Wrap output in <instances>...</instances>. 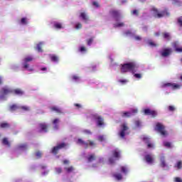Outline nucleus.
I'll list each match as a JSON object with an SVG mask.
<instances>
[{
	"label": "nucleus",
	"mask_w": 182,
	"mask_h": 182,
	"mask_svg": "<svg viewBox=\"0 0 182 182\" xmlns=\"http://www.w3.org/2000/svg\"><path fill=\"white\" fill-rule=\"evenodd\" d=\"M121 73H136L139 72V64L134 62L127 63L121 65Z\"/></svg>",
	"instance_id": "obj_1"
},
{
	"label": "nucleus",
	"mask_w": 182,
	"mask_h": 182,
	"mask_svg": "<svg viewBox=\"0 0 182 182\" xmlns=\"http://www.w3.org/2000/svg\"><path fill=\"white\" fill-rule=\"evenodd\" d=\"M32 60H33V56L32 55L26 56L22 60L23 68L28 72H33V68L29 66V62H32Z\"/></svg>",
	"instance_id": "obj_2"
},
{
	"label": "nucleus",
	"mask_w": 182,
	"mask_h": 182,
	"mask_svg": "<svg viewBox=\"0 0 182 182\" xmlns=\"http://www.w3.org/2000/svg\"><path fill=\"white\" fill-rule=\"evenodd\" d=\"M129 133V126H127V123L124 122L120 127L118 136H119L121 139H124L125 136H127Z\"/></svg>",
	"instance_id": "obj_3"
},
{
	"label": "nucleus",
	"mask_w": 182,
	"mask_h": 182,
	"mask_svg": "<svg viewBox=\"0 0 182 182\" xmlns=\"http://www.w3.org/2000/svg\"><path fill=\"white\" fill-rule=\"evenodd\" d=\"M14 92L12 89L9 87H4L0 90V100H6L9 95Z\"/></svg>",
	"instance_id": "obj_4"
},
{
	"label": "nucleus",
	"mask_w": 182,
	"mask_h": 182,
	"mask_svg": "<svg viewBox=\"0 0 182 182\" xmlns=\"http://www.w3.org/2000/svg\"><path fill=\"white\" fill-rule=\"evenodd\" d=\"M152 14L155 18H163L164 16H170V13L168 11H159L157 9L153 8L152 9Z\"/></svg>",
	"instance_id": "obj_5"
},
{
	"label": "nucleus",
	"mask_w": 182,
	"mask_h": 182,
	"mask_svg": "<svg viewBox=\"0 0 182 182\" xmlns=\"http://www.w3.org/2000/svg\"><path fill=\"white\" fill-rule=\"evenodd\" d=\"M120 159V151L119 149H115L112 151V157L109 159V164H113L114 161Z\"/></svg>",
	"instance_id": "obj_6"
},
{
	"label": "nucleus",
	"mask_w": 182,
	"mask_h": 182,
	"mask_svg": "<svg viewBox=\"0 0 182 182\" xmlns=\"http://www.w3.org/2000/svg\"><path fill=\"white\" fill-rule=\"evenodd\" d=\"M141 139L143 141L146 143L147 149H149V150H154V149H156V144L151 142L150 138L147 137L146 136H143Z\"/></svg>",
	"instance_id": "obj_7"
},
{
	"label": "nucleus",
	"mask_w": 182,
	"mask_h": 182,
	"mask_svg": "<svg viewBox=\"0 0 182 182\" xmlns=\"http://www.w3.org/2000/svg\"><path fill=\"white\" fill-rule=\"evenodd\" d=\"M161 87H171L172 90H177L181 87V85L171 82H162L161 84Z\"/></svg>",
	"instance_id": "obj_8"
},
{
	"label": "nucleus",
	"mask_w": 182,
	"mask_h": 182,
	"mask_svg": "<svg viewBox=\"0 0 182 182\" xmlns=\"http://www.w3.org/2000/svg\"><path fill=\"white\" fill-rule=\"evenodd\" d=\"M109 14L111 15V16H112V18H114L115 21H117V22L120 21V19H122V11H120L119 10H111L109 11Z\"/></svg>",
	"instance_id": "obj_9"
},
{
	"label": "nucleus",
	"mask_w": 182,
	"mask_h": 182,
	"mask_svg": "<svg viewBox=\"0 0 182 182\" xmlns=\"http://www.w3.org/2000/svg\"><path fill=\"white\" fill-rule=\"evenodd\" d=\"M155 130H156V132H159V133H160L164 137H166V136H167L168 134L167 131H166L165 129L164 125H163L162 124L157 123L155 127Z\"/></svg>",
	"instance_id": "obj_10"
},
{
	"label": "nucleus",
	"mask_w": 182,
	"mask_h": 182,
	"mask_svg": "<svg viewBox=\"0 0 182 182\" xmlns=\"http://www.w3.org/2000/svg\"><path fill=\"white\" fill-rule=\"evenodd\" d=\"M18 109H21L24 112H29V110H31V107L28 106H19L16 105L10 106V112H15V110H18Z\"/></svg>",
	"instance_id": "obj_11"
},
{
	"label": "nucleus",
	"mask_w": 182,
	"mask_h": 182,
	"mask_svg": "<svg viewBox=\"0 0 182 182\" xmlns=\"http://www.w3.org/2000/svg\"><path fill=\"white\" fill-rule=\"evenodd\" d=\"M77 144H80L81 146H84V147H87V146H90L91 147H93L94 146H96V144L92 141H88L87 142H85V141L82 140L81 139H78L77 141Z\"/></svg>",
	"instance_id": "obj_12"
},
{
	"label": "nucleus",
	"mask_w": 182,
	"mask_h": 182,
	"mask_svg": "<svg viewBox=\"0 0 182 182\" xmlns=\"http://www.w3.org/2000/svg\"><path fill=\"white\" fill-rule=\"evenodd\" d=\"M144 160L147 164H153L154 163V155L147 154L144 156Z\"/></svg>",
	"instance_id": "obj_13"
},
{
	"label": "nucleus",
	"mask_w": 182,
	"mask_h": 182,
	"mask_svg": "<svg viewBox=\"0 0 182 182\" xmlns=\"http://www.w3.org/2000/svg\"><path fill=\"white\" fill-rule=\"evenodd\" d=\"M143 113L146 116H152V117L157 116V112L154 110H151L150 108L144 109Z\"/></svg>",
	"instance_id": "obj_14"
},
{
	"label": "nucleus",
	"mask_w": 182,
	"mask_h": 182,
	"mask_svg": "<svg viewBox=\"0 0 182 182\" xmlns=\"http://www.w3.org/2000/svg\"><path fill=\"white\" fill-rule=\"evenodd\" d=\"M172 52L173 50L171 48H164L161 50L160 53L162 58H167V56H170V55H171Z\"/></svg>",
	"instance_id": "obj_15"
},
{
	"label": "nucleus",
	"mask_w": 182,
	"mask_h": 182,
	"mask_svg": "<svg viewBox=\"0 0 182 182\" xmlns=\"http://www.w3.org/2000/svg\"><path fill=\"white\" fill-rule=\"evenodd\" d=\"M137 112H138L137 108H135L129 112L122 113V117H132V116H134V114H136Z\"/></svg>",
	"instance_id": "obj_16"
},
{
	"label": "nucleus",
	"mask_w": 182,
	"mask_h": 182,
	"mask_svg": "<svg viewBox=\"0 0 182 182\" xmlns=\"http://www.w3.org/2000/svg\"><path fill=\"white\" fill-rule=\"evenodd\" d=\"M160 161H161V167H162L164 170H168L169 166H168V164H167V163L166 162V158L164 157V156H161L160 157Z\"/></svg>",
	"instance_id": "obj_17"
},
{
	"label": "nucleus",
	"mask_w": 182,
	"mask_h": 182,
	"mask_svg": "<svg viewBox=\"0 0 182 182\" xmlns=\"http://www.w3.org/2000/svg\"><path fill=\"white\" fill-rule=\"evenodd\" d=\"M96 123L97 127H105V121L102 117H96Z\"/></svg>",
	"instance_id": "obj_18"
},
{
	"label": "nucleus",
	"mask_w": 182,
	"mask_h": 182,
	"mask_svg": "<svg viewBox=\"0 0 182 182\" xmlns=\"http://www.w3.org/2000/svg\"><path fill=\"white\" fill-rule=\"evenodd\" d=\"M27 149L28 145H26V144H20L16 148V151H25Z\"/></svg>",
	"instance_id": "obj_19"
},
{
	"label": "nucleus",
	"mask_w": 182,
	"mask_h": 182,
	"mask_svg": "<svg viewBox=\"0 0 182 182\" xmlns=\"http://www.w3.org/2000/svg\"><path fill=\"white\" fill-rule=\"evenodd\" d=\"M65 146H66V144L65 143L58 144L57 146H55L53 149L52 153L53 154H56L58 153V151H59V150H60V149H63V147H65Z\"/></svg>",
	"instance_id": "obj_20"
},
{
	"label": "nucleus",
	"mask_w": 182,
	"mask_h": 182,
	"mask_svg": "<svg viewBox=\"0 0 182 182\" xmlns=\"http://www.w3.org/2000/svg\"><path fill=\"white\" fill-rule=\"evenodd\" d=\"M40 133H46L48 132V125L46 123H41L39 124Z\"/></svg>",
	"instance_id": "obj_21"
},
{
	"label": "nucleus",
	"mask_w": 182,
	"mask_h": 182,
	"mask_svg": "<svg viewBox=\"0 0 182 182\" xmlns=\"http://www.w3.org/2000/svg\"><path fill=\"white\" fill-rule=\"evenodd\" d=\"M28 23H29V19L26 17H23L20 21H18V24H20L21 26H26Z\"/></svg>",
	"instance_id": "obj_22"
},
{
	"label": "nucleus",
	"mask_w": 182,
	"mask_h": 182,
	"mask_svg": "<svg viewBox=\"0 0 182 182\" xmlns=\"http://www.w3.org/2000/svg\"><path fill=\"white\" fill-rule=\"evenodd\" d=\"M173 47L174 48L176 52H178V53L182 52V48L180 47V43H178V41H175L173 43Z\"/></svg>",
	"instance_id": "obj_23"
},
{
	"label": "nucleus",
	"mask_w": 182,
	"mask_h": 182,
	"mask_svg": "<svg viewBox=\"0 0 182 182\" xmlns=\"http://www.w3.org/2000/svg\"><path fill=\"white\" fill-rule=\"evenodd\" d=\"M80 18H81L82 21H83V22H85V23H87V22H89V16H87V14H86V12H81L80 14Z\"/></svg>",
	"instance_id": "obj_24"
},
{
	"label": "nucleus",
	"mask_w": 182,
	"mask_h": 182,
	"mask_svg": "<svg viewBox=\"0 0 182 182\" xmlns=\"http://www.w3.org/2000/svg\"><path fill=\"white\" fill-rule=\"evenodd\" d=\"M71 80L72 82H75V83H80V82H82V79L80 78V77L76 75L71 76Z\"/></svg>",
	"instance_id": "obj_25"
},
{
	"label": "nucleus",
	"mask_w": 182,
	"mask_h": 182,
	"mask_svg": "<svg viewBox=\"0 0 182 182\" xmlns=\"http://www.w3.org/2000/svg\"><path fill=\"white\" fill-rule=\"evenodd\" d=\"M124 36H128L129 38H133L134 37V35H136V32L127 30V31L124 32Z\"/></svg>",
	"instance_id": "obj_26"
},
{
	"label": "nucleus",
	"mask_w": 182,
	"mask_h": 182,
	"mask_svg": "<svg viewBox=\"0 0 182 182\" xmlns=\"http://www.w3.org/2000/svg\"><path fill=\"white\" fill-rule=\"evenodd\" d=\"M53 26L55 28V29H63L65 28L63 23L59 22H55Z\"/></svg>",
	"instance_id": "obj_27"
},
{
	"label": "nucleus",
	"mask_w": 182,
	"mask_h": 182,
	"mask_svg": "<svg viewBox=\"0 0 182 182\" xmlns=\"http://www.w3.org/2000/svg\"><path fill=\"white\" fill-rule=\"evenodd\" d=\"M59 119H55L53 121L54 130H58V129H59Z\"/></svg>",
	"instance_id": "obj_28"
},
{
	"label": "nucleus",
	"mask_w": 182,
	"mask_h": 182,
	"mask_svg": "<svg viewBox=\"0 0 182 182\" xmlns=\"http://www.w3.org/2000/svg\"><path fill=\"white\" fill-rule=\"evenodd\" d=\"M45 45V42L41 41L38 44H37L36 49L38 52L42 53L43 50H42V46Z\"/></svg>",
	"instance_id": "obj_29"
},
{
	"label": "nucleus",
	"mask_w": 182,
	"mask_h": 182,
	"mask_svg": "<svg viewBox=\"0 0 182 182\" xmlns=\"http://www.w3.org/2000/svg\"><path fill=\"white\" fill-rule=\"evenodd\" d=\"M175 168H177V170H181L182 168V161H178L176 164L174 166Z\"/></svg>",
	"instance_id": "obj_30"
},
{
	"label": "nucleus",
	"mask_w": 182,
	"mask_h": 182,
	"mask_svg": "<svg viewBox=\"0 0 182 182\" xmlns=\"http://www.w3.org/2000/svg\"><path fill=\"white\" fill-rule=\"evenodd\" d=\"M2 144H4V146H6L7 147H10L11 146V144L9 143V141H8L7 138L3 139Z\"/></svg>",
	"instance_id": "obj_31"
},
{
	"label": "nucleus",
	"mask_w": 182,
	"mask_h": 182,
	"mask_svg": "<svg viewBox=\"0 0 182 182\" xmlns=\"http://www.w3.org/2000/svg\"><path fill=\"white\" fill-rule=\"evenodd\" d=\"M52 112H55V113H62V109L58 107H51Z\"/></svg>",
	"instance_id": "obj_32"
},
{
	"label": "nucleus",
	"mask_w": 182,
	"mask_h": 182,
	"mask_svg": "<svg viewBox=\"0 0 182 182\" xmlns=\"http://www.w3.org/2000/svg\"><path fill=\"white\" fill-rule=\"evenodd\" d=\"M124 23L123 22H117L114 24V28H123Z\"/></svg>",
	"instance_id": "obj_33"
},
{
	"label": "nucleus",
	"mask_w": 182,
	"mask_h": 182,
	"mask_svg": "<svg viewBox=\"0 0 182 182\" xmlns=\"http://www.w3.org/2000/svg\"><path fill=\"white\" fill-rule=\"evenodd\" d=\"M164 146L166 149H172V147H173V144H171V143H170L168 141H164Z\"/></svg>",
	"instance_id": "obj_34"
},
{
	"label": "nucleus",
	"mask_w": 182,
	"mask_h": 182,
	"mask_svg": "<svg viewBox=\"0 0 182 182\" xmlns=\"http://www.w3.org/2000/svg\"><path fill=\"white\" fill-rule=\"evenodd\" d=\"M113 176L114 178H116L118 181H120L122 178H123V176H122L121 173H114Z\"/></svg>",
	"instance_id": "obj_35"
},
{
	"label": "nucleus",
	"mask_w": 182,
	"mask_h": 182,
	"mask_svg": "<svg viewBox=\"0 0 182 182\" xmlns=\"http://www.w3.org/2000/svg\"><path fill=\"white\" fill-rule=\"evenodd\" d=\"M79 52H80L81 53H86V52H87V48H86V47L81 46L79 48Z\"/></svg>",
	"instance_id": "obj_36"
},
{
	"label": "nucleus",
	"mask_w": 182,
	"mask_h": 182,
	"mask_svg": "<svg viewBox=\"0 0 182 182\" xmlns=\"http://www.w3.org/2000/svg\"><path fill=\"white\" fill-rule=\"evenodd\" d=\"M172 1V4H173V5H176L177 6H181L182 5V2L180 0H171Z\"/></svg>",
	"instance_id": "obj_37"
},
{
	"label": "nucleus",
	"mask_w": 182,
	"mask_h": 182,
	"mask_svg": "<svg viewBox=\"0 0 182 182\" xmlns=\"http://www.w3.org/2000/svg\"><path fill=\"white\" fill-rule=\"evenodd\" d=\"M146 43H148V45H149V46H151V48H154V47L157 46V44H156L151 40H148L146 41Z\"/></svg>",
	"instance_id": "obj_38"
},
{
	"label": "nucleus",
	"mask_w": 182,
	"mask_h": 182,
	"mask_svg": "<svg viewBox=\"0 0 182 182\" xmlns=\"http://www.w3.org/2000/svg\"><path fill=\"white\" fill-rule=\"evenodd\" d=\"M97 140H99V141H106V136L105 135H99L97 136Z\"/></svg>",
	"instance_id": "obj_39"
},
{
	"label": "nucleus",
	"mask_w": 182,
	"mask_h": 182,
	"mask_svg": "<svg viewBox=\"0 0 182 182\" xmlns=\"http://www.w3.org/2000/svg\"><path fill=\"white\" fill-rule=\"evenodd\" d=\"M14 93L16 95H18V96H22V95H23L24 92L21 89H16L14 90Z\"/></svg>",
	"instance_id": "obj_40"
},
{
	"label": "nucleus",
	"mask_w": 182,
	"mask_h": 182,
	"mask_svg": "<svg viewBox=\"0 0 182 182\" xmlns=\"http://www.w3.org/2000/svg\"><path fill=\"white\" fill-rule=\"evenodd\" d=\"M50 59L52 62H55V63L59 62V58L56 55H50Z\"/></svg>",
	"instance_id": "obj_41"
},
{
	"label": "nucleus",
	"mask_w": 182,
	"mask_h": 182,
	"mask_svg": "<svg viewBox=\"0 0 182 182\" xmlns=\"http://www.w3.org/2000/svg\"><path fill=\"white\" fill-rule=\"evenodd\" d=\"M164 38L166 41H170V39H171V36H170V34L168 33H164Z\"/></svg>",
	"instance_id": "obj_42"
},
{
	"label": "nucleus",
	"mask_w": 182,
	"mask_h": 182,
	"mask_svg": "<svg viewBox=\"0 0 182 182\" xmlns=\"http://www.w3.org/2000/svg\"><path fill=\"white\" fill-rule=\"evenodd\" d=\"M132 75H134V77H135L136 79H141V77H143L140 73H132Z\"/></svg>",
	"instance_id": "obj_43"
},
{
	"label": "nucleus",
	"mask_w": 182,
	"mask_h": 182,
	"mask_svg": "<svg viewBox=\"0 0 182 182\" xmlns=\"http://www.w3.org/2000/svg\"><path fill=\"white\" fill-rule=\"evenodd\" d=\"M121 171L122 173H124V174H127V171H129V169L126 166H122Z\"/></svg>",
	"instance_id": "obj_44"
},
{
	"label": "nucleus",
	"mask_w": 182,
	"mask_h": 182,
	"mask_svg": "<svg viewBox=\"0 0 182 182\" xmlns=\"http://www.w3.org/2000/svg\"><path fill=\"white\" fill-rule=\"evenodd\" d=\"M93 40H94L93 38H89V39L87 41V45L88 46H90V45H92V43H93Z\"/></svg>",
	"instance_id": "obj_45"
},
{
	"label": "nucleus",
	"mask_w": 182,
	"mask_h": 182,
	"mask_svg": "<svg viewBox=\"0 0 182 182\" xmlns=\"http://www.w3.org/2000/svg\"><path fill=\"white\" fill-rule=\"evenodd\" d=\"M1 127L2 129H6V128L9 127V124H8V123H3V124H1Z\"/></svg>",
	"instance_id": "obj_46"
},
{
	"label": "nucleus",
	"mask_w": 182,
	"mask_h": 182,
	"mask_svg": "<svg viewBox=\"0 0 182 182\" xmlns=\"http://www.w3.org/2000/svg\"><path fill=\"white\" fill-rule=\"evenodd\" d=\"M93 160H95V155H90L88 157V162L90 163V162L93 161Z\"/></svg>",
	"instance_id": "obj_47"
},
{
	"label": "nucleus",
	"mask_w": 182,
	"mask_h": 182,
	"mask_svg": "<svg viewBox=\"0 0 182 182\" xmlns=\"http://www.w3.org/2000/svg\"><path fill=\"white\" fill-rule=\"evenodd\" d=\"M118 82L122 85H126L129 81L127 80H119Z\"/></svg>",
	"instance_id": "obj_48"
},
{
	"label": "nucleus",
	"mask_w": 182,
	"mask_h": 182,
	"mask_svg": "<svg viewBox=\"0 0 182 182\" xmlns=\"http://www.w3.org/2000/svg\"><path fill=\"white\" fill-rule=\"evenodd\" d=\"M136 127H141V122L139 120L135 121Z\"/></svg>",
	"instance_id": "obj_49"
},
{
	"label": "nucleus",
	"mask_w": 182,
	"mask_h": 182,
	"mask_svg": "<svg viewBox=\"0 0 182 182\" xmlns=\"http://www.w3.org/2000/svg\"><path fill=\"white\" fill-rule=\"evenodd\" d=\"M75 29H82V23H77L75 24Z\"/></svg>",
	"instance_id": "obj_50"
},
{
	"label": "nucleus",
	"mask_w": 182,
	"mask_h": 182,
	"mask_svg": "<svg viewBox=\"0 0 182 182\" xmlns=\"http://www.w3.org/2000/svg\"><path fill=\"white\" fill-rule=\"evenodd\" d=\"M65 170H66L67 173H72V171H73V167L70 166L69 168H65Z\"/></svg>",
	"instance_id": "obj_51"
},
{
	"label": "nucleus",
	"mask_w": 182,
	"mask_h": 182,
	"mask_svg": "<svg viewBox=\"0 0 182 182\" xmlns=\"http://www.w3.org/2000/svg\"><path fill=\"white\" fill-rule=\"evenodd\" d=\"M82 133H85V134H92V132H90L89 129H84Z\"/></svg>",
	"instance_id": "obj_52"
},
{
	"label": "nucleus",
	"mask_w": 182,
	"mask_h": 182,
	"mask_svg": "<svg viewBox=\"0 0 182 182\" xmlns=\"http://www.w3.org/2000/svg\"><path fill=\"white\" fill-rule=\"evenodd\" d=\"M55 173L57 174H60V173H62V168H55Z\"/></svg>",
	"instance_id": "obj_53"
},
{
	"label": "nucleus",
	"mask_w": 182,
	"mask_h": 182,
	"mask_svg": "<svg viewBox=\"0 0 182 182\" xmlns=\"http://www.w3.org/2000/svg\"><path fill=\"white\" fill-rule=\"evenodd\" d=\"M178 25H179V26H182V16L178 18Z\"/></svg>",
	"instance_id": "obj_54"
},
{
	"label": "nucleus",
	"mask_w": 182,
	"mask_h": 182,
	"mask_svg": "<svg viewBox=\"0 0 182 182\" xmlns=\"http://www.w3.org/2000/svg\"><path fill=\"white\" fill-rule=\"evenodd\" d=\"M132 38H134L135 41H141V38L139 36H136V34Z\"/></svg>",
	"instance_id": "obj_55"
},
{
	"label": "nucleus",
	"mask_w": 182,
	"mask_h": 182,
	"mask_svg": "<svg viewBox=\"0 0 182 182\" xmlns=\"http://www.w3.org/2000/svg\"><path fill=\"white\" fill-rule=\"evenodd\" d=\"M36 156L38 159H41V157H42V153H41V151H38L36 153Z\"/></svg>",
	"instance_id": "obj_56"
},
{
	"label": "nucleus",
	"mask_w": 182,
	"mask_h": 182,
	"mask_svg": "<svg viewBox=\"0 0 182 182\" xmlns=\"http://www.w3.org/2000/svg\"><path fill=\"white\" fill-rule=\"evenodd\" d=\"M168 110L169 112H174V110H176V107H174V106H169Z\"/></svg>",
	"instance_id": "obj_57"
},
{
	"label": "nucleus",
	"mask_w": 182,
	"mask_h": 182,
	"mask_svg": "<svg viewBox=\"0 0 182 182\" xmlns=\"http://www.w3.org/2000/svg\"><path fill=\"white\" fill-rule=\"evenodd\" d=\"M132 15H134L135 16H137V15H139V11L137 10H134L132 12Z\"/></svg>",
	"instance_id": "obj_58"
},
{
	"label": "nucleus",
	"mask_w": 182,
	"mask_h": 182,
	"mask_svg": "<svg viewBox=\"0 0 182 182\" xmlns=\"http://www.w3.org/2000/svg\"><path fill=\"white\" fill-rule=\"evenodd\" d=\"M49 173V170H46L41 173L42 176H47V174Z\"/></svg>",
	"instance_id": "obj_59"
},
{
	"label": "nucleus",
	"mask_w": 182,
	"mask_h": 182,
	"mask_svg": "<svg viewBox=\"0 0 182 182\" xmlns=\"http://www.w3.org/2000/svg\"><path fill=\"white\" fill-rule=\"evenodd\" d=\"M92 5H93L94 6H95V8H99V3H97V2H96V1H94V2L92 3Z\"/></svg>",
	"instance_id": "obj_60"
},
{
	"label": "nucleus",
	"mask_w": 182,
	"mask_h": 182,
	"mask_svg": "<svg viewBox=\"0 0 182 182\" xmlns=\"http://www.w3.org/2000/svg\"><path fill=\"white\" fill-rule=\"evenodd\" d=\"M176 182H182V179L181 178L176 177L175 178Z\"/></svg>",
	"instance_id": "obj_61"
},
{
	"label": "nucleus",
	"mask_w": 182,
	"mask_h": 182,
	"mask_svg": "<svg viewBox=\"0 0 182 182\" xmlns=\"http://www.w3.org/2000/svg\"><path fill=\"white\" fill-rule=\"evenodd\" d=\"M75 107H77L78 109H80L82 107V105L80 104H75Z\"/></svg>",
	"instance_id": "obj_62"
},
{
	"label": "nucleus",
	"mask_w": 182,
	"mask_h": 182,
	"mask_svg": "<svg viewBox=\"0 0 182 182\" xmlns=\"http://www.w3.org/2000/svg\"><path fill=\"white\" fill-rule=\"evenodd\" d=\"M142 30L144 31V32H146L147 31V26H144L142 28Z\"/></svg>",
	"instance_id": "obj_63"
},
{
	"label": "nucleus",
	"mask_w": 182,
	"mask_h": 182,
	"mask_svg": "<svg viewBox=\"0 0 182 182\" xmlns=\"http://www.w3.org/2000/svg\"><path fill=\"white\" fill-rule=\"evenodd\" d=\"M41 168H42V170H46V166L42 165Z\"/></svg>",
	"instance_id": "obj_64"
}]
</instances>
